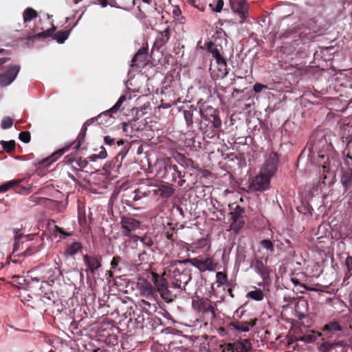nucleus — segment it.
I'll return each mask as SVG.
<instances>
[{
    "label": "nucleus",
    "mask_w": 352,
    "mask_h": 352,
    "mask_svg": "<svg viewBox=\"0 0 352 352\" xmlns=\"http://www.w3.org/2000/svg\"><path fill=\"white\" fill-rule=\"evenodd\" d=\"M188 262L184 261H174L164 271V275L171 281L172 287L180 289H185L186 285L191 280L190 270L186 265Z\"/></svg>",
    "instance_id": "obj_1"
},
{
    "label": "nucleus",
    "mask_w": 352,
    "mask_h": 352,
    "mask_svg": "<svg viewBox=\"0 0 352 352\" xmlns=\"http://www.w3.org/2000/svg\"><path fill=\"white\" fill-rule=\"evenodd\" d=\"M156 177L160 179H164L168 182H175L177 178L179 179L178 185L182 186L186 182L183 179L184 175L179 170L176 165H173L168 162H158L155 164Z\"/></svg>",
    "instance_id": "obj_2"
},
{
    "label": "nucleus",
    "mask_w": 352,
    "mask_h": 352,
    "mask_svg": "<svg viewBox=\"0 0 352 352\" xmlns=\"http://www.w3.org/2000/svg\"><path fill=\"white\" fill-rule=\"evenodd\" d=\"M192 307L202 317V321L207 324L212 322L216 318L214 307L207 298H197L192 300Z\"/></svg>",
    "instance_id": "obj_3"
},
{
    "label": "nucleus",
    "mask_w": 352,
    "mask_h": 352,
    "mask_svg": "<svg viewBox=\"0 0 352 352\" xmlns=\"http://www.w3.org/2000/svg\"><path fill=\"white\" fill-rule=\"evenodd\" d=\"M230 217V230H233L235 233L238 232L245 224V209L236 204L232 203L228 206Z\"/></svg>",
    "instance_id": "obj_4"
},
{
    "label": "nucleus",
    "mask_w": 352,
    "mask_h": 352,
    "mask_svg": "<svg viewBox=\"0 0 352 352\" xmlns=\"http://www.w3.org/2000/svg\"><path fill=\"white\" fill-rule=\"evenodd\" d=\"M126 99V96L122 95L116 103L111 109L100 113L98 116H96V122L98 124L107 126L111 124L114 119L111 114L117 112L119 110Z\"/></svg>",
    "instance_id": "obj_5"
},
{
    "label": "nucleus",
    "mask_w": 352,
    "mask_h": 352,
    "mask_svg": "<svg viewBox=\"0 0 352 352\" xmlns=\"http://www.w3.org/2000/svg\"><path fill=\"white\" fill-rule=\"evenodd\" d=\"M185 262L197 268L201 272L206 271H214L217 268L215 263L212 258L200 259L199 258H192L185 259Z\"/></svg>",
    "instance_id": "obj_6"
},
{
    "label": "nucleus",
    "mask_w": 352,
    "mask_h": 352,
    "mask_svg": "<svg viewBox=\"0 0 352 352\" xmlns=\"http://www.w3.org/2000/svg\"><path fill=\"white\" fill-rule=\"evenodd\" d=\"M278 163L279 157L278 153L272 151L269 154V157L263 164L261 172L272 178L278 170Z\"/></svg>",
    "instance_id": "obj_7"
},
{
    "label": "nucleus",
    "mask_w": 352,
    "mask_h": 352,
    "mask_svg": "<svg viewBox=\"0 0 352 352\" xmlns=\"http://www.w3.org/2000/svg\"><path fill=\"white\" fill-rule=\"evenodd\" d=\"M21 70L19 65H12L0 74V86L6 87L10 85L16 78Z\"/></svg>",
    "instance_id": "obj_8"
},
{
    "label": "nucleus",
    "mask_w": 352,
    "mask_h": 352,
    "mask_svg": "<svg viewBox=\"0 0 352 352\" xmlns=\"http://www.w3.org/2000/svg\"><path fill=\"white\" fill-rule=\"evenodd\" d=\"M271 177L261 172L260 174L252 178L249 188L253 191H263L267 190L270 184Z\"/></svg>",
    "instance_id": "obj_9"
},
{
    "label": "nucleus",
    "mask_w": 352,
    "mask_h": 352,
    "mask_svg": "<svg viewBox=\"0 0 352 352\" xmlns=\"http://www.w3.org/2000/svg\"><path fill=\"white\" fill-rule=\"evenodd\" d=\"M231 8L232 11L236 13L240 20V23H243L248 17L249 6L245 0H230Z\"/></svg>",
    "instance_id": "obj_10"
},
{
    "label": "nucleus",
    "mask_w": 352,
    "mask_h": 352,
    "mask_svg": "<svg viewBox=\"0 0 352 352\" xmlns=\"http://www.w3.org/2000/svg\"><path fill=\"white\" fill-rule=\"evenodd\" d=\"M328 23L321 15L309 19V36L311 33L322 35L327 29Z\"/></svg>",
    "instance_id": "obj_11"
},
{
    "label": "nucleus",
    "mask_w": 352,
    "mask_h": 352,
    "mask_svg": "<svg viewBox=\"0 0 352 352\" xmlns=\"http://www.w3.org/2000/svg\"><path fill=\"white\" fill-rule=\"evenodd\" d=\"M251 267L254 268V271L261 276L263 281H267L270 278L271 270L267 266V258L265 261L256 258L251 263Z\"/></svg>",
    "instance_id": "obj_12"
},
{
    "label": "nucleus",
    "mask_w": 352,
    "mask_h": 352,
    "mask_svg": "<svg viewBox=\"0 0 352 352\" xmlns=\"http://www.w3.org/2000/svg\"><path fill=\"white\" fill-rule=\"evenodd\" d=\"M83 261L87 266L85 271L92 274L102 267V258L100 256L85 254L82 256Z\"/></svg>",
    "instance_id": "obj_13"
},
{
    "label": "nucleus",
    "mask_w": 352,
    "mask_h": 352,
    "mask_svg": "<svg viewBox=\"0 0 352 352\" xmlns=\"http://www.w3.org/2000/svg\"><path fill=\"white\" fill-rule=\"evenodd\" d=\"M140 294L147 300L157 299V293L155 287L149 282L144 280L138 284Z\"/></svg>",
    "instance_id": "obj_14"
},
{
    "label": "nucleus",
    "mask_w": 352,
    "mask_h": 352,
    "mask_svg": "<svg viewBox=\"0 0 352 352\" xmlns=\"http://www.w3.org/2000/svg\"><path fill=\"white\" fill-rule=\"evenodd\" d=\"M122 233L124 236H129L132 231L139 228L140 222L131 216H123L120 221Z\"/></svg>",
    "instance_id": "obj_15"
},
{
    "label": "nucleus",
    "mask_w": 352,
    "mask_h": 352,
    "mask_svg": "<svg viewBox=\"0 0 352 352\" xmlns=\"http://www.w3.org/2000/svg\"><path fill=\"white\" fill-rule=\"evenodd\" d=\"M199 113L201 118L208 121L214 129H218L221 126V120L215 113L214 109L209 107L204 112L200 110Z\"/></svg>",
    "instance_id": "obj_16"
},
{
    "label": "nucleus",
    "mask_w": 352,
    "mask_h": 352,
    "mask_svg": "<svg viewBox=\"0 0 352 352\" xmlns=\"http://www.w3.org/2000/svg\"><path fill=\"white\" fill-rule=\"evenodd\" d=\"M23 179L10 180L0 186V192H5L10 188H13L16 192L20 194L30 193V188L20 186Z\"/></svg>",
    "instance_id": "obj_17"
},
{
    "label": "nucleus",
    "mask_w": 352,
    "mask_h": 352,
    "mask_svg": "<svg viewBox=\"0 0 352 352\" xmlns=\"http://www.w3.org/2000/svg\"><path fill=\"white\" fill-rule=\"evenodd\" d=\"M217 67L212 68V66L210 67L212 78L216 79H223L228 74V65L226 59L221 60L216 62Z\"/></svg>",
    "instance_id": "obj_18"
},
{
    "label": "nucleus",
    "mask_w": 352,
    "mask_h": 352,
    "mask_svg": "<svg viewBox=\"0 0 352 352\" xmlns=\"http://www.w3.org/2000/svg\"><path fill=\"white\" fill-rule=\"evenodd\" d=\"M170 34L171 32L169 28H166L164 31L160 32L155 38L154 47L160 50L168 41Z\"/></svg>",
    "instance_id": "obj_19"
},
{
    "label": "nucleus",
    "mask_w": 352,
    "mask_h": 352,
    "mask_svg": "<svg viewBox=\"0 0 352 352\" xmlns=\"http://www.w3.org/2000/svg\"><path fill=\"white\" fill-rule=\"evenodd\" d=\"M295 311L299 320H302L308 316V302L305 298L298 299L296 304Z\"/></svg>",
    "instance_id": "obj_20"
},
{
    "label": "nucleus",
    "mask_w": 352,
    "mask_h": 352,
    "mask_svg": "<svg viewBox=\"0 0 352 352\" xmlns=\"http://www.w3.org/2000/svg\"><path fill=\"white\" fill-rule=\"evenodd\" d=\"M152 281L154 283V287L156 289L157 292L161 290L162 289L168 287V278L166 277V275H164V273L162 275H160L155 272H152Z\"/></svg>",
    "instance_id": "obj_21"
},
{
    "label": "nucleus",
    "mask_w": 352,
    "mask_h": 352,
    "mask_svg": "<svg viewBox=\"0 0 352 352\" xmlns=\"http://www.w3.org/2000/svg\"><path fill=\"white\" fill-rule=\"evenodd\" d=\"M341 182L346 190L352 192V168H342Z\"/></svg>",
    "instance_id": "obj_22"
},
{
    "label": "nucleus",
    "mask_w": 352,
    "mask_h": 352,
    "mask_svg": "<svg viewBox=\"0 0 352 352\" xmlns=\"http://www.w3.org/2000/svg\"><path fill=\"white\" fill-rule=\"evenodd\" d=\"M43 239L38 238V240L34 244L30 245L29 247L26 248L25 250L21 252L20 254H17V256H31L35 254L36 252H38L42 248V245L43 243Z\"/></svg>",
    "instance_id": "obj_23"
},
{
    "label": "nucleus",
    "mask_w": 352,
    "mask_h": 352,
    "mask_svg": "<svg viewBox=\"0 0 352 352\" xmlns=\"http://www.w3.org/2000/svg\"><path fill=\"white\" fill-rule=\"evenodd\" d=\"M208 51L212 54L216 62L226 59L223 56V47L221 45H217L212 42L208 43Z\"/></svg>",
    "instance_id": "obj_24"
},
{
    "label": "nucleus",
    "mask_w": 352,
    "mask_h": 352,
    "mask_svg": "<svg viewBox=\"0 0 352 352\" xmlns=\"http://www.w3.org/2000/svg\"><path fill=\"white\" fill-rule=\"evenodd\" d=\"M256 320L251 319L249 322H233L230 323V326L239 331L248 332L250 331V326L252 327L256 325Z\"/></svg>",
    "instance_id": "obj_25"
},
{
    "label": "nucleus",
    "mask_w": 352,
    "mask_h": 352,
    "mask_svg": "<svg viewBox=\"0 0 352 352\" xmlns=\"http://www.w3.org/2000/svg\"><path fill=\"white\" fill-rule=\"evenodd\" d=\"M71 145L65 146V148L60 149L54 152L50 157L41 161V164L42 166H48L54 162L56 161L58 157L63 155L69 149Z\"/></svg>",
    "instance_id": "obj_26"
},
{
    "label": "nucleus",
    "mask_w": 352,
    "mask_h": 352,
    "mask_svg": "<svg viewBox=\"0 0 352 352\" xmlns=\"http://www.w3.org/2000/svg\"><path fill=\"white\" fill-rule=\"evenodd\" d=\"M147 52L146 50L140 49L133 57L131 60V67H138L140 63L144 64L146 59Z\"/></svg>",
    "instance_id": "obj_27"
},
{
    "label": "nucleus",
    "mask_w": 352,
    "mask_h": 352,
    "mask_svg": "<svg viewBox=\"0 0 352 352\" xmlns=\"http://www.w3.org/2000/svg\"><path fill=\"white\" fill-rule=\"evenodd\" d=\"M157 299L147 300L146 298L141 299L139 302L140 306L144 310L145 312L155 311L157 309L156 303Z\"/></svg>",
    "instance_id": "obj_28"
},
{
    "label": "nucleus",
    "mask_w": 352,
    "mask_h": 352,
    "mask_svg": "<svg viewBox=\"0 0 352 352\" xmlns=\"http://www.w3.org/2000/svg\"><path fill=\"white\" fill-rule=\"evenodd\" d=\"M235 352H248L252 349V344L248 339L238 340L234 342Z\"/></svg>",
    "instance_id": "obj_29"
},
{
    "label": "nucleus",
    "mask_w": 352,
    "mask_h": 352,
    "mask_svg": "<svg viewBox=\"0 0 352 352\" xmlns=\"http://www.w3.org/2000/svg\"><path fill=\"white\" fill-rule=\"evenodd\" d=\"M168 228H165L164 235L165 238L173 245L177 239V234L175 228L172 227V223H168Z\"/></svg>",
    "instance_id": "obj_30"
},
{
    "label": "nucleus",
    "mask_w": 352,
    "mask_h": 352,
    "mask_svg": "<svg viewBox=\"0 0 352 352\" xmlns=\"http://www.w3.org/2000/svg\"><path fill=\"white\" fill-rule=\"evenodd\" d=\"M28 201L30 202V205L31 206L41 205V206H47L49 203L53 201V200L45 197H37L35 195H31Z\"/></svg>",
    "instance_id": "obj_31"
},
{
    "label": "nucleus",
    "mask_w": 352,
    "mask_h": 352,
    "mask_svg": "<svg viewBox=\"0 0 352 352\" xmlns=\"http://www.w3.org/2000/svg\"><path fill=\"white\" fill-rule=\"evenodd\" d=\"M134 6H137L139 12L145 15L150 8L148 0H131Z\"/></svg>",
    "instance_id": "obj_32"
},
{
    "label": "nucleus",
    "mask_w": 352,
    "mask_h": 352,
    "mask_svg": "<svg viewBox=\"0 0 352 352\" xmlns=\"http://www.w3.org/2000/svg\"><path fill=\"white\" fill-rule=\"evenodd\" d=\"M322 330L328 337H331L333 331H341V327L338 322L333 321L325 324Z\"/></svg>",
    "instance_id": "obj_33"
},
{
    "label": "nucleus",
    "mask_w": 352,
    "mask_h": 352,
    "mask_svg": "<svg viewBox=\"0 0 352 352\" xmlns=\"http://www.w3.org/2000/svg\"><path fill=\"white\" fill-rule=\"evenodd\" d=\"M157 292L160 293L162 298L164 299V300H166L168 302L173 301V300L176 297V294H174L169 289V285H168V287H166L162 289L161 290H160Z\"/></svg>",
    "instance_id": "obj_34"
},
{
    "label": "nucleus",
    "mask_w": 352,
    "mask_h": 352,
    "mask_svg": "<svg viewBox=\"0 0 352 352\" xmlns=\"http://www.w3.org/2000/svg\"><path fill=\"white\" fill-rule=\"evenodd\" d=\"M72 29L68 30L58 31L53 35V38L56 40L58 43H63L69 37Z\"/></svg>",
    "instance_id": "obj_35"
},
{
    "label": "nucleus",
    "mask_w": 352,
    "mask_h": 352,
    "mask_svg": "<svg viewBox=\"0 0 352 352\" xmlns=\"http://www.w3.org/2000/svg\"><path fill=\"white\" fill-rule=\"evenodd\" d=\"M82 248V245L80 242H74L67 248L65 254L67 256H74Z\"/></svg>",
    "instance_id": "obj_36"
},
{
    "label": "nucleus",
    "mask_w": 352,
    "mask_h": 352,
    "mask_svg": "<svg viewBox=\"0 0 352 352\" xmlns=\"http://www.w3.org/2000/svg\"><path fill=\"white\" fill-rule=\"evenodd\" d=\"M160 192V195L162 197H170L172 196L175 192V189L171 186H167V185H161L158 190Z\"/></svg>",
    "instance_id": "obj_37"
},
{
    "label": "nucleus",
    "mask_w": 352,
    "mask_h": 352,
    "mask_svg": "<svg viewBox=\"0 0 352 352\" xmlns=\"http://www.w3.org/2000/svg\"><path fill=\"white\" fill-rule=\"evenodd\" d=\"M183 113L188 129L190 130L192 129L194 123V111L184 110Z\"/></svg>",
    "instance_id": "obj_38"
},
{
    "label": "nucleus",
    "mask_w": 352,
    "mask_h": 352,
    "mask_svg": "<svg viewBox=\"0 0 352 352\" xmlns=\"http://www.w3.org/2000/svg\"><path fill=\"white\" fill-rule=\"evenodd\" d=\"M37 15V12L35 10L32 8H28L23 12V21L25 23L30 21L33 19L36 18Z\"/></svg>",
    "instance_id": "obj_39"
},
{
    "label": "nucleus",
    "mask_w": 352,
    "mask_h": 352,
    "mask_svg": "<svg viewBox=\"0 0 352 352\" xmlns=\"http://www.w3.org/2000/svg\"><path fill=\"white\" fill-rule=\"evenodd\" d=\"M247 297L257 301H261L264 298V294L261 289H256L255 290L249 292L247 294Z\"/></svg>",
    "instance_id": "obj_40"
},
{
    "label": "nucleus",
    "mask_w": 352,
    "mask_h": 352,
    "mask_svg": "<svg viewBox=\"0 0 352 352\" xmlns=\"http://www.w3.org/2000/svg\"><path fill=\"white\" fill-rule=\"evenodd\" d=\"M122 264H124L123 259L119 256H115L113 257L111 262V269L113 271H120L122 269Z\"/></svg>",
    "instance_id": "obj_41"
},
{
    "label": "nucleus",
    "mask_w": 352,
    "mask_h": 352,
    "mask_svg": "<svg viewBox=\"0 0 352 352\" xmlns=\"http://www.w3.org/2000/svg\"><path fill=\"white\" fill-rule=\"evenodd\" d=\"M0 144L2 146L3 150H5L7 153H12L15 150L16 144L14 140H1Z\"/></svg>",
    "instance_id": "obj_42"
},
{
    "label": "nucleus",
    "mask_w": 352,
    "mask_h": 352,
    "mask_svg": "<svg viewBox=\"0 0 352 352\" xmlns=\"http://www.w3.org/2000/svg\"><path fill=\"white\" fill-rule=\"evenodd\" d=\"M151 193V190H145L143 187H140L134 191L133 200L138 201L142 197H148Z\"/></svg>",
    "instance_id": "obj_43"
},
{
    "label": "nucleus",
    "mask_w": 352,
    "mask_h": 352,
    "mask_svg": "<svg viewBox=\"0 0 352 352\" xmlns=\"http://www.w3.org/2000/svg\"><path fill=\"white\" fill-rule=\"evenodd\" d=\"M22 228H13V232L14 234V240L17 239H22L23 238H25L27 241H31L33 240L34 234H26L23 235L22 233H21Z\"/></svg>",
    "instance_id": "obj_44"
},
{
    "label": "nucleus",
    "mask_w": 352,
    "mask_h": 352,
    "mask_svg": "<svg viewBox=\"0 0 352 352\" xmlns=\"http://www.w3.org/2000/svg\"><path fill=\"white\" fill-rule=\"evenodd\" d=\"M107 156V151L103 146H101V151L98 154H92L87 159L91 162H96L98 159H104Z\"/></svg>",
    "instance_id": "obj_45"
},
{
    "label": "nucleus",
    "mask_w": 352,
    "mask_h": 352,
    "mask_svg": "<svg viewBox=\"0 0 352 352\" xmlns=\"http://www.w3.org/2000/svg\"><path fill=\"white\" fill-rule=\"evenodd\" d=\"M87 127L84 125L82 126L81 130L77 137L78 144L74 146L76 150L79 148L80 145L84 142L86 136Z\"/></svg>",
    "instance_id": "obj_46"
},
{
    "label": "nucleus",
    "mask_w": 352,
    "mask_h": 352,
    "mask_svg": "<svg viewBox=\"0 0 352 352\" xmlns=\"http://www.w3.org/2000/svg\"><path fill=\"white\" fill-rule=\"evenodd\" d=\"M21 239H16V240H14V245H13V250H12V254L13 256H17V254H20V252H19L21 250H23L24 249V242L23 241H21Z\"/></svg>",
    "instance_id": "obj_47"
},
{
    "label": "nucleus",
    "mask_w": 352,
    "mask_h": 352,
    "mask_svg": "<svg viewBox=\"0 0 352 352\" xmlns=\"http://www.w3.org/2000/svg\"><path fill=\"white\" fill-rule=\"evenodd\" d=\"M192 247L196 249H202L206 247L210 248V243L207 239L201 238L193 243Z\"/></svg>",
    "instance_id": "obj_48"
},
{
    "label": "nucleus",
    "mask_w": 352,
    "mask_h": 352,
    "mask_svg": "<svg viewBox=\"0 0 352 352\" xmlns=\"http://www.w3.org/2000/svg\"><path fill=\"white\" fill-rule=\"evenodd\" d=\"M346 271L345 272V276L349 278L352 276V256H348L344 262Z\"/></svg>",
    "instance_id": "obj_49"
},
{
    "label": "nucleus",
    "mask_w": 352,
    "mask_h": 352,
    "mask_svg": "<svg viewBox=\"0 0 352 352\" xmlns=\"http://www.w3.org/2000/svg\"><path fill=\"white\" fill-rule=\"evenodd\" d=\"M56 27L53 25L52 27L45 31H43L40 33H38L35 36L37 38H48L50 36H53L54 32L56 30Z\"/></svg>",
    "instance_id": "obj_50"
},
{
    "label": "nucleus",
    "mask_w": 352,
    "mask_h": 352,
    "mask_svg": "<svg viewBox=\"0 0 352 352\" xmlns=\"http://www.w3.org/2000/svg\"><path fill=\"white\" fill-rule=\"evenodd\" d=\"M217 283L219 285H223L228 283V278L226 273L222 272H218L216 274Z\"/></svg>",
    "instance_id": "obj_51"
},
{
    "label": "nucleus",
    "mask_w": 352,
    "mask_h": 352,
    "mask_svg": "<svg viewBox=\"0 0 352 352\" xmlns=\"http://www.w3.org/2000/svg\"><path fill=\"white\" fill-rule=\"evenodd\" d=\"M336 344L335 342H323L320 346L321 352H330L333 347Z\"/></svg>",
    "instance_id": "obj_52"
},
{
    "label": "nucleus",
    "mask_w": 352,
    "mask_h": 352,
    "mask_svg": "<svg viewBox=\"0 0 352 352\" xmlns=\"http://www.w3.org/2000/svg\"><path fill=\"white\" fill-rule=\"evenodd\" d=\"M223 5L224 2L223 0H217L214 5L212 3H210L209 7L213 12H220L223 9Z\"/></svg>",
    "instance_id": "obj_53"
},
{
    "label": "nucleus",
    "mask_w": 352,
    "mask_h": 352,
    "mask_svg": "<svg viewBox=\"0 0 352 352\" xmlns=\"http://www.w3.org/2000/svg\"><path fill=\"white\" fill-rule=\"evenodd\" d=\"M300 197L301 199H302L303 197L302 193H300ZM298 209L300 213H303L304 214H305L308 212V200L306 199V197L305 198L304 200H301V206H298Z\"/></svg>",
    "instance_id": "obj_54"
},
{
    "label": "nucleus",
    "mask_w": 352,
    "mask_h": 352,
    "mask_svg": "<svg viewBox=\"0 0 352 352\" xmlns=\"http://www.w3.org/2000/svg\"><path fill=\"white\" fill-rule=\"evenodd\" d=\"M261 245L262 248L270 250L271 253L274 252V247L273 243L269 239H263L261 241Z\"/></svg>",
    "instance_id": "obj_55"
},
{
    "label": "nucleus",
    "mask_w": 352,
    "mask_h": 352,
    "mask_svg": "<svg viewBox=\"0 0 352 352\" xmlns=\"http://www.w3.org/2000/svg\"><path fill=\"white\" fill-rule=\"evenodd\" d=\"M187 2L188 4L192 6L195 8H197L202 12L205 10V4L201 3L199 0H187Z\"/></svg>",
    "instance_id": "obj_56"
},
{
    "label": "nucleus",
    "mask_w": 352,
    "mask_h": 352,
    "mask_svg": "<svg viewBox=\"0 0 352 352\" xmlns=\"http://www.w3.org/2000/svg\"><path fill=\"white\" fill-rule=\"evenodd\" d=\"M19 140L24 142L28 143L31 140V135L28 131H21L19 135Z\"/></svg>",
    "instance_id": "obj_57"
},
{
    "label": "nucleus",
    "mask_w": 352,
    "mask_h": 352,
    "mask_svg": "<svg viewBox=\"0 0 352 352\" xmlns=\"http://www.w3.org/2000/svg\"><path fill=\"white\" fill-rule=\"evenodd\" d=\"M140 240L144 245L147 247H151L154 244L153 240L151 238V236L146 234L140 237Z\"/></svg>",
    "instance_id": "obj_58"
},
{
    "label": "nucleus",
    "mask_w": 352,
    "mask_h": 352,
    "mask_svg": "<svg viewBox=\"0 0 352 352\" xmlns=\"http://www.w3.org/2000/svg\"><path fill=\"white\" fill-rule=\"evenodd\" d=\"M12 119L9 117H5L1 121V126L3 129H7L12 127Z\"/></svg>",
    "instance_id": "obj_59"
},
{
    "label": "nucleus",
    "mask_w": 352,
    "mask_h": 352,
    "mask_svg": "<svg viewBox=\"0 0 352 352\" xmlns=\"http://www.w3.org/2000/svg\"><path fill=\"white\" fill-rule=\"evenodd\" d=\"M352 146V141L350 140L347 144V149H348V153L346 156V159L344 161V163L346 165L349 166L352 164V157L351 156V149Z\"/></svg>",
    "instance_id": "obj_60"
},
{
    "label": "nucleus",
    "mask_w": 352,
    "mask_h": 352,
    "mask_svg": "<svg viewBox=\"0 0 352 352\" xmlns=\"http://www.w3.org/2000/svg\"><path fill=\"white\" fill-rule=\"evenodd\" d=\"M320 336H322V333L320 332H317L314 330L309 331V342L316 340L318 337Z\"/></svg>",
    "instance_id": "obj_61"
},
{
    "label": "nucleus",
    "mask_w": 352,
    "mask_h": 352,
    "mask_svg": "<svg viewBox=\"0 0 352 352\" xmlns=\"http://www.w3.org/2000/svg\"><path fill=\"white\" fill-rule=\"evenodd\" d=\"M267 88V86L265 85H263V84H261V83H258V82H256L254 84V87H253V89L254 91L256 92V93H260L261 92L263 89H265Z\"/></svg>",
    "instance_id": "obj_62"
},
{
    "label": "nucleus",
    "mask_w": 352,
    "mask_h": 352,
    "mask_svg": "<svg viewBox=\"0 0 352 352\" xmlns=\"http://www.w3.org/2000/svg\"><path fill=\"white\" fill-rule=\"evenodd\" d=\"M223 352H235V348L234 347L233 343H228L226 344L224 349H223Z\"/></svg>",
    "instance_id": "obj_63"
},
{
    "label": "nucleus",
    "mask_w": 352,
    "mask_h": 352,
    "mask_svg": "<svg viewBox=\"0 0 352 352\" xmlns=\"http://www.w3.org/2000/svg\"><path fill=\"white\" fill-rule=\"evenodd\" d=\"M115 140H116L114 138H111L109 135H106L104 137V141L107 145H109V146L113 145L115 143Z\"/></svg>",
    "instance_id": "obj_64"
}]
</instances>
